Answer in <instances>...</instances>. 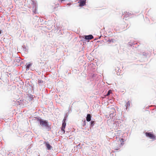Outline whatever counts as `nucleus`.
Returning <instances> with one entry per match:
<instances>
[{
    "label": "nucleus",
    "mask_w": 156,
    "mask_h": 156,
    "mask_svg": "<svg viewBox=\"0 0 156 156\" xmlns=\"http://www.w3.org/2000/svg\"><path fill=\"white\" fill-rule=\"evenodd\" d=\"M38 121H39L40 125L42 127H44L46 128H51L50 126L49 125L48 122L47 121L39 119H38Z\"/></svg>",
    "instance_id": "1"
},
{
    "label": "nucleus",
    "mask_w": 156,
    "mask_h": 156,
    "mask_svg": "<svg viewBox=\"0 0 156 156\" xmlns=\"http://www.w3.org/2000/svg\"><path fill=\"white\" fill-rule=\"evenodd\" d=\"M145 135L146 136L149 137L150 139L152 140H153L156 139V136L152 133L146 132L145 133Z\"/></svg>",
    "instance_id": "2"
},
{
    "label": "nucleus",
    "mask_w": 156,
    "mask_h": 156,
    "mask_svg": "<svg viewBox=\"0 0 156 156\" xmlns=\"http://www.w3.org/2000/svg\"><path fill=\"white\" fill-rule=\"evenodd\" d=\"M66 118H64L62 121V123L61 127V130L63 132V133H65V129L66 125Z\"/></svg>",
    "instance_id": "3"
},
{
    "label": "nucleus",
    "mask_w": 156,
    "mask_h": 156,
    "mask_svg": "<svg viewBox=\"0 0 156 156\" xmlns=\"http://www.w3.org/2000/svg\"><path fill=\"white\" fill-rule=\"evenodd\" d=\"M119 140L120 142H121V143L120 144V147L121 146H122L124 144V143H123L125 140H124V139L123 138H120L119 139ZM120 147H118L117 148L115 149V150H119L120 149Z\"/></svg>",
    "instance_id": "4"
},
{
    "label": "nucleus",
    "mask_w": 156,
    "mask_h": 156,
    "mask_svg": "<svg viewBox=\"0 0 156 156\" xmlns=\"http://www.w3.org/2000/svg\"><path fill=\"white\" fill-rule=\"evenodd\" d=\"M44 144H45L48 150H51L52 148V147L49 144L48 142H44Z\"/></svg>",
    "instance_id": "5"
},
{
    "label": "nucleus",
    "mask_w": 156,
    "mask_h": 156,
    "mask_svg": "<svg viewBox=\"0 0 156 156\" xmlns=\"http://www.w3.org/2000/svg\"><path fill=\"white\" fill-rule=\"evenodd\" d=\"M124 15V17L126 18L131 17L132 16V14L128 12H124L123 14Z\"/></svg>",
    "instance_id": "6"
},
{
    "label": "nucleus",
    "mask_w": 156,
    "mask_h": 156,
    "mask_svg": "<svg viewBox=\"0 0 156 156\" xmlns=\"http://www.w3.org/2000/svg\"><path fill=\"white\" fill-rule=\"evenodd\" d=\"M32 7L33 8V11L34 13H35L36 11L37 8L36 7V3H34L33 2L32 3Z\"/></svg>",
    "instance_id": "7"
},
{
    "label": "nucleus",
    "mask_w": 156,
    "mask_h": 156,
    "mask_svg": "<svg viewBox=\"0 0 156 156\" xmlns=\"http://www.w3.org/2000/svg\"><path fill=\"white\" fill-rule=\"evenodd\" d=\"M84 39L86 40H90L93 38V37L92 35H89L85 36Z\"/></svg>",
    "instance_id": "8"
},
{
    "label": "nucleus",
    "mask_w": 156,
    "mask_h": 156,
    "mask_svg": "<svg viewBox=\"0 0 156 156\" xmlns=\"http://www.w3.org/2000/svg\"><path fill=\"white\" fill-rule=\"evenodd\" d=\"M91 116L90 114H87L86 117V120L88 122H89L91 120Z\"/></svg>",
    "instance_id": "9"
},
{
    "label": "nucleus",
    "mask_w": 156,
    "mask_h": 156,
    "mask_svg": "<svg viewBox=\"0 0 156 156\" xmlns=\"http://www.w3.org/2000/svg\"><path fill=\"white\" fill-rule=\"evenodd\" d=\"M86 4V1L84 0H80V6H84Z\"/></svg>",
    "instance_id": "10"
},
{
    "label": "nucleus",
    "mask_w": 156,
    "mask_h": 156,
    "mask_svg": "<svg viewBox=\"0 0 156 156\" xmlns=\"http://www.w3.org/2000/svg\"><path fill=\"white\" fill-rule=\"evenodd\" d=\"M116 40L114 39H109L107 41V42H108V43L110 44L111 42H116Z\"/></svg>",
    "instance_id": "11"
},
{
    "label": "nucleus",
    "mask_w": 156,
    "mask_h": 156,
    "mask_svg": "<svg viewBox=\"0 0 156 156\" xmlns=\"http://www.w3.org/2000/svg\"><path fill=\"white\" fill-rule=\"evenodd\" d=\"M126 108L127 109V108L129 107L130 106V102L129 101H128L126 104Z\"/></svg>",
    "instance_id": "12"
},
{
    "label": "nucleus",
    "mask_w": 156,
    "mask_h": 156,
    "mask_svg": "<svg viewBox=\"0 0 156 156\" xmlns=\"http://www.w3.org/2000/svg\"><path fill=\"white\" fill-rule=\"evenodd\" d=\"M32 64L30 63L27 65L26 67V68H27V70H28L29 69L30 67L32 65Z\"/></svg>",
    "instance_id": "13"
},
{
    "label": "nucleus",
    "mask_w": 156,
    "mask_h": 156,
    "mask_svg": "<svg viewBox=\"0 0 156 156\" xmlns=\"http://www.w3.org/2000/svg\"><path fill=\"white\" fill-rule=\"evenodd\" d=\"M38 83L39 84H42L43 83V81L41 80H39L38 81Z\"/></svg>",
    "instance_id": "14"
},
{
    "label": "nucleus",
    "mask_w": 156,
    "mask_h": 156,
    "mask_svg": "<svg viewBox=\"0 0 156 156\" xmlns=\"http://www.w3.org/2000/svg\"><path fill=\"white\" fill-rule=\"evenodd\" d=\"M91 126H93L94 124V121H91L90 122Z\"/></svg>",
    "instance_id": "15"
},
{
    "label": "nucleus",
    "mask_w": 156,
    "mask_h": 156,
    "mask_svg": "<svg viewBox=\"0 0 156 156\" xmlns=\"http://www.w3.org/2000/svg\"><path fill=\"white\" fill-rule=\"evenodd\" d=\"M111 92H112L111 90H109L108 91V93H107V94L106 95L107 96H108L109 95H110V94L111 93Z\"/></svg>",
    "instance_id": "16"
},
{
    "label": "nucleus",
    "mask_w": 156,
    "mask_h": 156,
    "mask_svg": "<svg viewBox=\"0 0 156 156\" xmlns=\"http://www.w3.org/2000/svg\"><path fill=\"white\" fill-rule=\"evenodd\" d=\"M86 125V122L85 120L83 122V126H85Z\"/></svg>",
    "instance_id": "17"
},
{
    "label": "nucleus",
    "mask_w": 156,
    "mask_h": 156,
    "mask_svg": "<svg viewBox=\"0 0 156 156\" xmlns=\"http://www.w3.org/2000/svg\"><path fill=\"white\" fill-rule=\"evenodd\" d=\"M61 0V1H65V0Z\"/></svg>",
    "instance_id": "18"
}]
</instances>
